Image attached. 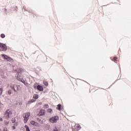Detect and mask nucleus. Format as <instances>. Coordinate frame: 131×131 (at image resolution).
Listing matches in <instances>:
<instances>
[{"instance_id": "obj_1", "label": "nucleus", "mask_w": 131, "mask_h": 131, "mask_svg": "<svg viewBox=\"0 0 131 131\" xmlns=\"http://www.w3.org/2000/svg\"><path fill=\"white\" fill-rule=\"evenodd\" d=\"M12 115H13V113L12 112V110L10 109L7 110L4 113V117L6 119H10V118H11Z\"/></svg>"}, {"instance_id": "obj_2", "label": "nucleus", "mask_w": 131, "mask_h": 131, "mask_svg": "<svg viewBox=\"0 0 131 131\" xmlns=\"http://www.w3.org/2000/svg\"><path fill=\"white\" fill-rule=\"evenodd\" d=\"M30 116V113H25L23 117H24V123H27V121H28V119H29V117Z\"/></svg>"}, {"instance_id": "obj_3", "label": "nucleus", "mask_w": 131, "mask_h": 131, "mask_svg": "<svg viewBox=\"0 0 131 131\" xmlns=\"http://www.w3.org/2000/svg\"><path fill=\"white\" fill-rule=\"evenodd\" d=\"M57 120H59V117L55 116L50 119L49 121L51 122V123H56L57 122Z\"/></svg>"}, {"instance_id": "obj_4", "label": "nucleus", "mask_w": 131, "mask_h": 131, "mask_svg": "<svg viewBox=\"0 0 131 131\" xmlns=\"http://www.w3.org/2000/svg\"><path fill=\"white\" fill-rule=\"evenodd\" d=\"M7 46L4 43H0V51L3 52L6 51L7 50Z\"/></svg>"}, {"instance_id": "obj_5", "label": "nucleus", "mask_w": 131, "mask_h": 131, "mask_svg": "<svg viewBox=\"0 0 131 131\" xmlns=\"http://www.w3.org/2000/svg\"><path fill=\"white\" fill-rule=\"evenodd\" d=\"M11 88L12 89V90H13L14 91V92H15L16 93V92H17V91H19V86L16 85L15 86H11Z\"/></svg>"}, {"instance_id": "obj_6", "label": "nucleus", "mask_w": 131, "mask_h": 131, "mask_svg": "<svg viewBox=\"0 0 131 131\" xmlns=\"http://www.w3.org/2000/svg\"><path fill=\"white\" fill-rule=\"evenodd\" d=\"M30 123L32 124V125H34V126H39V124L34 121H31Z\"/></svg>"}, {"instance_id": "obj_7", "label": "nucleus", "mask_w": 131, "mask_h": 131, "mask_svg": "<svg viewBox=\"0 0 131 131\" xmlns=\"http://www.w3.org/2000/svg\"><path fill=\"white\" fill-rule=\"evenodd\" d=\"M37 89L38 91H39L40 92H42L43 91V88H42V86L40 85H38L37 86Z\"/></svg>"}, {"instance_id": "obj_8", "label": "nucleus", "mask_w": 131, "mask_h": 131, "mask_svg": "<svg viewBox=\"0 0 131 131\" xmlns=\"http://www.w3.org/2000/svg\"><path fill=\"white\" fill-rule=\"evenodd\" d=\"M45 110H41L39 113V115L40 116H42L45 115Z\"/></svg>"}, {"instance_id": "obj_9", "label": "nucleus", "mask_w": 131, "mask_h": 131, "mask_svg": "<svg viewBox=\"0 0 131 131\" xmlns=\"http://www.w3.org/2000/svg\"><path fill=\"white\" fill-rule=\"evenodd\" d=\"M19 81H21L23 83L25 84V85H26L27 83H26V82H25V80H23V79H19Z\"/></svg>"}, {"instance_id": "obj_10", "label": "nucleus", "mask_w": 131, "mask_h": 131, "mask_svg": "<svg viewBox=\"0 0 131 131\" xmlns=\"http://www.w3.org/2000/svg\"><path fill=\"white\" fill-rule=\"evenodd\" d=\"M17 70L19 73H22V72H23L24 71V70L22 68H19Z\"/></svg>"}, {"instance_id": "obj_11", "label": "nucleus", "mask_w": 131, "mask_h": 131, "mask_svg": "<svg viewBox=\"0 0 131 131\" xmlns=\"http://www.w3.org/2000/svg\"><path fill=\"white\" fill-rule=\"evenodd\" d=\"M43 83L46 86H48V85H49V83H48V81H43Z\"/></svg>"}, {"instance_id": "obj_12", "label": "nucleus", "mask_w": 131, "mask_h": 131, "mask_svg": "<svg viewBox=\"0 0 131 131\" xmlns=\"http://www.w3.org/2000/svg\"><path fill=\"white\" fill-rule=\"evenodd\" d=\"M25 127L26 128V131H30V129H29V127H28L27 125H25Z\"/></svg>"}, {"instance_id": "obj_13", "label": "nucleus", "mask_w": 131, "mask_h": 131, "mask_svg": "<svg viewBox=\"0 0 131 131\" xmlns=\"http://www.w3.org/2000/svg\"><path fill=\"white\" fill-rule=\"evenodd\" d=\"M2 57H4V59H5L6 60H7V59H8V56L5 55V54H3L2 55Z\"/></svg>"}, {"instance_id": "obj_14", "label": "nucleus", "mask_w": 131, "mask_h": 131, "mask_svg": "<svg viewBox=\"0 0 131 131\" xmlns=\"http://www.w3.org/2000/svg\"><path fill=\"white\" fill-rule=\"evenodd\" d=\"M33 98H34V99H38V95L35 94V95L33 96Z\"/></svg>"}, {"instance_id": "obj_15", "label": "nucleus", "mask_w": 131, "mask_h": 131, "mask_svg": "<svg viewBox=\"0 0 131 131\" xmlns=\"http://www.w3.org/2000/svg\"><path fill=\"white\" fill-rule=\"evenodd\" d=\"M56 108L57 110H61V104H58Z\"/></svg>"}, {"instance_id": "obj_16", "label": "nucleus", "mask_w": 131, "mask_h": 131, "mask_svg": "<svg viewBox=\"0 0 131 131\" xmlns=\"http://www.w3.org/2000/svg\"><path fill=\"white\" fill-rule=\"evenodd\" d=\"M12 123H14L16 121V119L15 118H12L11 119Z\"/></svg>"}, {"instance_id": "obj_17", "label": "nucleus", "mask_w": 131, "mask_h": 131, "mask_svg": "<svg viewBox=\"0 0 131 131\" xmlns=\"http://www.w3.org/2000/svg\"><path fill=\"white\" fill-rule=\"evenodd\" d=\"M4 123L6 125H8L9 124V121L8 120H5L4 121Z\"/></svg>"}, {"instance_id": "obj_18", "label": "nucleus", "mask_w": 131, "mask_h": 131, "mask_svg": "<svg viewBox=\"0 0 131 131\" xmlns=\"http://www.w3.org/2000/svg\"><path fill=\"white\" fill-rule=\"evenodd\" d=\"M1 37H2V38H5V37H6V35L4 34H2L1 35Z\"/></svg>"}, {"instance_id": "obj_19", "label": "nucleus", "mask_w": 131, "mask_h": 131, "mask_svg": "<svg viewBox=\"0 0 131 131\" xmlns=\"http://www.w3.org/2000/svg\"><path fill=\"white\" fill-rule=\"evenodd\" d=\"M52 111H53V110H52V109H51V108H49V109H48V110H47V112H48V113H51V112H52Z\"/></svg>"}, {"instance_id": "obj_20", "label": "nucleus", "mask_w": 131, "mask_h": 131, "mask_svg": "<svg viewBox=\"0 0 131 131\" xmlns=\"http://www.w3.org/2000/svg\"><path fill=\"white\" fill-rule=\"evenodd\" d=\"M7 61H12V60H13V59H12L11 58V57H9V56L7 57Z\"/></svg>"}, {"instance_id": "obj_21", "label": "nucleus", "mask_w": 131, "mask_h": 131, "mask_svg": "<svg viewBox=\"0 0 131 131\" xmlns=\"http://www.w3.org/2000/svg\"><path fill=\"white\" fill-rule=\"evenodd\" d=\"M8 95H12V91L8 90Z\"/></svg>"}, {"instance_id": "obj_22", "label": "nucleus", "mask_w": 131, "mask_h": 131, "mask_svg": "<svg viewBox=\"0 0 131 131\" xmlns=\"http://www.w3.org/2000/svg\"><path fill=\"white\" fill-rule=\"evenodd\" d=\"M3 94V88H0V96Z\"/></svg>"}, {"instance_id": "obj_23", "label": "nucleus", "mask_w": 131, "mask_h": 131, "mask_svg": "<svg viewBox=\"0 0 131 131\" xmlns=\"http://www.w3.org/2000/svg\"><path fill=\"white\" fill-rule=\"evenodd\" d=\"M35 100H31L29 102V104H30V103H33V102H35Z\"/></svg>"}, {"instance_id": "obj_24", "label": "nucleus", "mask_w": 131, "mask_h": 131, "mask_svg": "<svg viewBox=\"0 0 131 131\" xmlns=\"http://www.w3.org/2000/svg\"><path fill=\"white\" fill-rule=\"evenodd\" d=\"M44 108H49V105L48 104H45L44 105Z\"/></svg>"}, {"instance_id": "obj_25", "label": "nucleus", "mask_w": 131, "mask_h": 131, "mask_svg": "<svg viewBox=\"0 0 131 131\" xmlns=\"http://www.w3.org/2000/svg\"><path fill=\"white\" fill-rule=\"evenodd\" d=\"M76 127H77V128H80V125H78V124H77V125H76Z\"/></svg>"}, {"instance_id": "obj_26", "label": "nucleus", "mask_w": 131, "mask_h": 131, "mask_svg": "<svg viewBox=\"0 0 131 131\" xmlns=\"http://www.w3.org/2000/svg\"><path fill=\"white\" fill-rule=\"evenodd\" d=\"M12 129H16V127L15 126H13L12 127Z\"/></svg>"}, {"instance_id": "obj_27", "label": "nucleus", "mask_w": 131, "mask_h": 131, "mask_svg": "<svg viewBox=\"0 0 131 131\" xmlns=\"http://www.w3.org/2000/svg\"><path fill=\"white\" fill-rule=\"evenodd\" d=\"M37 121H41V119H39V118H37Z\"/></svg>"}, {"instance_id": "obj_28", "label": "nucleus", "mask_w": 131, "mask_h": 131, "mask_svg": "<svg viewBox=\"0 0 131 131\" xmlns=\"http://www.w3.org/2000/svg\"><path fill=\"white\" fill-rule=\"evenodd\" d=\"M53 131H58V128H57V127H55Z\"/></svg>"}, {"instance_id": "obj_29", "label": "nucleus", "mask_w": 131, "mask_h": 131, "mask_svg": "<svg viewBox=\"0 0 131 131\" xmlns=\"http://www.w3.org/2000/svg\"><path fill=\"white\" fill-rule=\"evenodd\" d=\"M3 131H8L7 128H4Z\"/></svg>"}, {"instance_id": "obj_30", "label": "nucleus", "mask_w": 131, "mask_h": 131, "mask_svg": "<svg viewBox=\"0 0 131 131\" xmlns=\"http://www.w3.org/2000/svg\"><path fill=\"white\" fill-rule=\"evenodd\" d=\"M113 61H115V57H114L113 58Z\"/></svg>"}, {"instance_id": "obj_31", "label": "nucleus", "mask_w": 131, "mask_h": 131, "mask_svg": "<svg viewBox=\"0 0 131 131\" xmlns=\"http://www.w3.org/2000/svg\"><path fill=\"white\" fill-rule=\"evenodd\" d=\"M0 121H3V119H2V118H0Z\"/></svg>"}, {"instance_id": "obj_32", "label": "nucleus", "mask_w": 131, "mask_h": 131, "mask_svg": "<svg viewBox=\"0 0 131 131\" xmlns=\"http://www.w3.org/2000/svg\"><path fill=\"white\" fill-rule=\"evenodd\" d=\"M116 60H117V57H115V61H116Z\"/></svg>"}, {"instance_id": "obj_33", "label": "nucleus", "mask_w": 131, "mask_h": 131, "mask_svg": "<svg viewBox=\"0 0 131 131\" xmlns=\"http://www.w3.org/2000/svg\"><path fill=\"white\" fill-rule=\"evenodd\" d=\"M14 125H17V123L15 124H14Z\"/></svg>"}]
</instances>
